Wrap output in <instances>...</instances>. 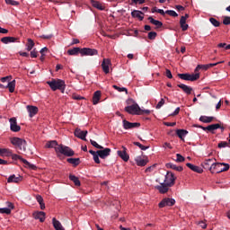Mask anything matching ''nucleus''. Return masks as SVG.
<instances>
[{
  "label": "nucleus",
  "instance_id": "nucleus-41",
  "mask_svg": "<svg viewBox=\"0 0 230 230\" xmlns=\"http://www.w3.org/2000/svg\"><path fill=\"white\" fill-rule=\"evenodd\" d=\"M23 164H25V167H28L29 170H37V165L31 164L30 162H28V160H23Z\"/></svg>",
  "mask_w": 230,
  "mask_h": 230
},
{
  "label": "nucleus",
  "instance_id": "nucleus-47",
  "mask_svg": "<svg viewBox=\"0 0 230 230\" xmlns=\"http://www.w3.org/2000/svg\"><path fill=\"white\" fill-rule=\"evenodd\" d=\"M0 213L10 215L12 213V209L9 208H0Z\"/></svg>",
  "mask_w": 230,
  "mask_h": 230
},
{
  "label": "nucleus",
  "instance_id": "nucleus-29",
  "mask_svg": "<svg viewBox=\"0 0 230 230\" xmlns=\"http://www.w3.org/2000/svg\"><path fill=\"white\" fill-rule=\"evenodd\" d=\"M17 40H19V38L10 36L1 39V42H3V44H9V42H17Z\"/></svg>",
  "mask_w": 230,
  "mask_h": 230
},
{
  "label": "nucleus",
  "instance_id": "nucleus-30",
  "mask_svg": "<svg viewBox=\"0 0 230 230\" xmlns=\"http://www.w3.org/2000/svg\"><path fill=\"white\" fill-rule=\"evenodd\" d=\"M52 224L54 229L56 230H66L64 229V226H62V224H60V221H58L56 217L52 218Z\"/></svg>",
  "mask_w": 230,
  "mask_h": 230
},
{
  "label": "nucleus",
  "instance_id": "nucleus-58",
  "mask_svg": "<svg viewBox=\"0 0 230 230\" xmlns=\"http://www.w3.org/2000/svg\"><path fill=\"white\" fill-rule=\"evenodd\" d=\"M72 98H73V100H78V101H80V100H85V97L81 96V95H78V94H73V95H72Z\"/></svg>",
  "mask_w": 230,
  "mask_h": 230
},
{
  "label": "nucleus",
  "instance_id": "nucleus-62",
  "mask_svg": "<svg viewBox=\"0 0 230 230\" xmlns=\"http://www.w3.org/2000/svg\"><path fill=\"white\" fill-rule=\"evenodd\" d=\"M172 170H175L176 172H182L184 168L182 166H177L176 164H174Z\"/></svg>",
  "mask_w": 230,
  "mask_h": 230
},
{
  "label": "nucleus",
  "instance_id": "nucleus-23",
  "mask_svg": "<svg viewBox=\"0 0 230 230\" xmlns=\"http://www.w3.org/2000/svg\"><path fill=\"white\" fill-rule=\"evenodd\" d=\"M177 87L181 89L183 91V93H185V94H188V95L191 94V93L193 91V88H191L190 86H188L184 84H177Z\"/></svg>",
  "mask_w": 230,
  "mask_h": 230
},
{
  "label": "nucleus",
  "instance_id": "nucleus-35",
  "mask_svg": "<svg viewBox=\"0 0 230 230\" xmlns=\"http://www.w3.org/2000/svg\"><path fill=\"white\" fill-rule=\"evenodd\" d=\"M188 134V130L186 129H177L176 135L181 141H184V137Z\"/></svg>",
  "mask_w": 230,
  "mask_h": 230
},
{
  "label": "nucleus",
  "instance_id": "nucleus-17",
  "mask_svg": "<svg viewBox=\"0 0 230 230\" xmlns=\"http://www.w3.org/2000/svg\"><path fill=\"white\" fill-rule=\"evenodd\" d=\"M147 21H149V22L151 24H154V26H156L155 27V30H159V28H163V22L159 21V20H155L154 19V17L152 16H149L147 18Z\"/></svg>",
  "mask_w": 230,
  "mask_h": 230
},
{
  "label": "nucleus",
  "instance_id": "nucleus-43",
  "mask_svg": "<svg viewBox=\"0 0 230 230\" xmlns=\"http://www.w3.org/2000/svg\"><path fill=\"white\" fill-rule=\"evenodd\" d=\"M209 22H211V24H213V26H215V28H218V26H220V22H218V20L214 17L209 18Z\"/></svg>",
  "mask_w": 230,
  "mask_h": 230
},
{
  "label": "nucleus",
  "instance_id": "nucleus-16",
  "mask_svg": "<svg viewBox=\"0 0 230 230\" xmlns=\"http://www.w3.org/2000/svg\"><path fill=\"white\" fill-rule=\"evenodd\" d=\"M186 167L190 168V170H191L192 172H195L196 173H204V169L193 164L187 163Z\"/></svg>",
  "mask_w": 230,
  "mask_h": 230
},
{
  "label": "nucleus",
  "instance_id": "nucleus-6",
  "mask_svg": "<svg viewBox=\"0 0 230 230\" xmlns=\"http://www.w3.org/2000/svg\"><path fill=\"white\" fill-rule=\"evenodd\" d=\"M124 111L125 112H128V114H131V116H141V108L137 103L126 106Z\"/></svg>",
  "mask_w": 230,
  "mask_h": 230
},
{
  "label": "nucleus",
  "instance_id": "nucleus-34",
  "mask_svg": "<svg viewBox=\"0 0 230 230\" xmlns=\"http://www.w3.org/2000/svg\"><path fill=\"white\" fill-rule=\"evenodd\" d=\"M60 145H58V142L57 140H50L48 141L45 145V148H58Z\"/></svg>",
  "mask_w": 230,
  "mask_h": 230
},
{
  "label": "nucleus",
  "instance_id": "nucleus-2",
  "mask_svg": "<svg viewBox=\"0 0 230 230\" xmlns=\"http://www.w3.org/2000/svg\"><path fill=\"white\" fill-rule=\"evenodd\" d=\"M52 91H61L64 93L66 91V81L62 79H52L47 82Z\"/></svg>",
  "mask_w": 230,
  "mask_h": 230
},
{
  "label": "nucleus",
  "instance_id": "nucleus-51",
  "mask_svg": "<svg viewBox=\"0 0 230 230\" xmlns=\"http://www.w3.org/2000/svg\"><path fill=\"white\" fill-rule=\"evenodd\" d=\"M1 150H5L1 152V155H3V154H5L6 157H10V155H12V150L6 148H1Z\"/></svg>",
  "mask_w": 230,
  "mask_h": 230
},
{
  "label": "nucleus",
  "instance_id": "nucleus-15",
  "mask_svg": "<svg viewBox=\"0 0 230 230\" xmlns=\"http://www.w3.org/2000/svg\"><path fill=\"white\" fill-rule=\"evenodd\" d=\"M111 150L109 147L97 150V154H99V157L101 159H106V157H109V155H111Z\"/></svg>",
  "mask_w": 230,
  "mask_h": 230
},
{
  "label": "nucleus",
  "instance_id": "nucleus-32",
  "mask_svg": "<svg viewBox=\"0 0 230 230\" xmlns=\"http://www.w3.org/2000/svg\"><path fill=\"white\" fill-rule=\"evenodd\" d=\"M69 180L74 182L75 186L80 187L82 186V182L80 181V179L75 176V174H69Z\"/></svg>",
  "mask_w": 230,
  "mask_h": 230
},
{
  "label": "nucleus",
  "instance_id": "nucleus-9",
  "mask_svg": "<svg viewBox=\"0 0 230 230\" xmlns=\"http://www.w3.org/2000/svg\"><path fill=\"white\" fill-rule=\"evenodd\" d=\"M87 130H82L79 128H76L74 131L75 137L82 139L83 141H87V139L85 138L87 137Z\"/></svg>",
  "mask_w": 230,
  "mask_h": 230
},
{
  "label": "nucleus",
  "instance_id": "nucleus-4",
  "mask_svg": "<svg viewBox=\"0 0 230 230\" xmlns=\"http://www.w3.org/2000/svg\"><path fill=\"white\" fill-rule=\"evenodd\" d=\"M11 143L15 146V148H18V150H23V152H26V139L13 137L10 138Z\"/></svg>",
  "mask_w": 230,
  "mask_h": 230
},
{
  "label": "nucleus",
  "instance_id": "nucleus-46",
  "mask_svg": "<svg viewBox=\"0 0 230 230\" xmlns=\"http://www.w3.org/2000/svg\"><path fill=\"white\" fill-rule=\"evenodd\" d=\"M165 13L171 17H179V14L173 10H167L165 11Z\"/></svg>",
  "mask_w": 230,
  "mask_h": 230
},
{
  "label": "nucleus",
  "instance_id": "nucleus-21",
  "mask_svg": "<svg viewBox=\"0 0 230 230\" xmlns=\"http://www.w3.org/2000/svg\"><path fill=\"white\" fill-rule=\"evenodd\" d=\"M211 173H222V163H213Z\"/></svg>",
  "mask_w": 230,
  "mask_h": 230
},
{
  "label": "nucleus",
  "instance_id": "nucleus-18",
  "mask_svg": "<svg viewBox=\"0 0 230 230\" xmlns=\"http://www.w3.org/2000/svg\"><path fill=\"white\" fill-rule=\"evenodd\" d=\"M218 64H224V61H219L217 63H209L207 65H198V67H199V69H202L203 71H208L209 67H215V66H218Z\"/></svg>",
  "mask_w": 230,
  "mask_h": 230
},
{
  "label": "nucleus",
  "instance_id": "nucleus-53",
  "mask_svg": "<svg viewBox=\"0 0 230 230\" xmlns=\"http://www.w3.org/2000/svg\"><path fill=\"white\" fill-rule=\"evenodd\" d=\"M223 24H225V26H229V24H230V16H225L224 17Z\"/></svg>",
  "mask_w": 230,
  "mask_h": 230
},
{
  "label": "nucleus",
  "instance_id": "nucleus-22",
  "mask_svg": "<svg viewBox=\"0 0 230 230\" xmlns=\"http://www.w3.org/2000/svg\"><path fill=\"white\" fill-rule=\"evenodd\" d=\"M145 13L139 10H134L131 13V17H133L134 19H138L139 21H143V19H145Z\"/></svg>",
  "mask_w": 230,
  "mask_h": 230
},
{
  "label": "nucleus",
  "instance_id": "nucleus-27",
  "mask_svg": "<svg viewBox=\"0 0 230 230\" xmlns=\"http://www.w3.org/2000/svg\"><path fill=\"white\" fill-rule=\"evenodd\" d=\"M22 181V176L16 177L15 174L9 176L7 179V182L9 183H12V182L19 183Z\"/></svg>",
  "mask_w": 230,
  "mask_h": 230
},
{
  "label": "nucleus",
  "instance_id": "nucleus-63",
  "mask_svg": "<svg viewBox=\"0 0 230 230\" xmlns=\"http://www.w3.org/2000/svg\"><path fill=\"white\" fill-rule=\"evenodd\" d=\"M179 112H181V108H176L175 109V111L172 112V113H171L169 116H177V115H179Z\"/></svg>",
  "mask_w": 230,
  "mask_h": 230
},
{
  "label": "nucleus",
  "instance_id": "nucleus-24",
  "mask_svg": "<svg viewBox=\"0 0 230 230\" xmlns=\"http://www.w3.org/2000/svg\"><path fill=\"white\" fill-rule=\"evenodd\" d=\"M101 99H102V91L98 90L94 92L93 96V105H98Z\"/></svg>",
  "mask_w": 230,
  "mask_h": 230
},
{
  "label": "nucleus",
  "instance_id": "nucleus-5",
  "mask_svg": "<svg viewBox=\"0 0 230 230\" xmlns=\"http://www.w3.org/2000/svg\"><path fill=\"white\" fill-rule=\"evenodd\" d=\"M178 78H181V80H186L187 82H197L199 78H200V73L196 74H178Z\"/></svg>",
  "mask_w": 230,
  "mask_h": 230
},
{
  "label": "nucleus",
  "instance_id": "nucleus-60",
  "mask_svg": "<svg viewBox=\"0 0 230 230\" xmlns=\"http://www.w3.org/2000/svg\"><path fill=\"white\" fill-rule=\"evenodd\" d=\"M40 39H44L45 40H49L50 39H53V34L50 35H41L40 36Z\"/></svg>",
  "mask_w": 230,
  "mask_h": 230
},
{
  "label": "nucleus",
  "instance_id": "nucleus-11",
  "mask_svg": "<svg viewBox=\"0 0 230 230\" xmlns=\"http://www.w3.org/2000/svg\"><path fill=\"white\" fill-rule=\"evenodd\" d=\"M117 155H119V157H120V159H122V161H124V163H128L130 155L127 154V147L122 146V151L119 150L117 152Z\"/></svg>",
  "mask_w": 230,
  "mask_h": 230
},
{
  "label": "nucleus",
  "instance_id": "nucleus-20",
  "mask_svg": "<svg viewBox=\"0 0 230 230\" xmlns=\"http://www.w3.org/2000/svg\"><path fill=\"white\" fill-rule=\"evenodd\" d=\"M27 110H28L30 118H33V116H36V114H39V108L37 106L28 105Z\"/></svg>",
  "mask_w": 230,
  "mask_h": 230
},
{
  "label": "nucleus",
  "instance_id": "nucleus-10",
  "mask_svg": "<svg viewBox=\"0 0 230 230\" xmlns=\"http://www.w3.org/2000/svg\"><path fill=\"white\" fill-rule=\"evenodd\" d=\"M122 123H123V127H124L125 130H128L130 128H137L141 127V123H139V122H130L127 119H124L122 121Z\"/></svg>",
  "mask_w": 230,
  "mask_h": 230
},
{
  "label": "nucleus",
  "instance_id": "nucleus-61",
  "mask_svg": "<svg viewBox=\"0 0 230 230\" xmlns=\"http://www.w3.org/2000/svg\"><path fill=\"white\" fill-rule=\"evenodd\" d=\"M164 105V99H161L160 102L156 104L155 109H161Z\"/></svg>",
  "mask_w": 230,
  "mask_h": 230
},
{
  "label": "nucleus",
  "instance_id": "nucleus-54",
  "mask_svg": "<svg viewBox=\"0 0 230 230\" xmlns=\"http://www.w3.org/2000/svg\"><path fill=\"white\" fill-rule=\"evenodd\" d=\"M230 168L229 164L222 163V172H227Z\"/></svg>",
  "mask_w": 230,
  "mask_h": 230
},
{
  "label": "nucleus",
  "instance_id": "nucleus-39",
  "mask_svg": "<svg viewBox=\"0 0 230 230\" xmlns=\"http://www.w3.org/2000/svg\"><path fill=\"white\" fill-rule=\"evenodd\" d=\"M213 119H215V117L201 116L199 118V121H201L202 123H211Z\"/></svg>",
  "mask_w": 230,
  "mask_h": 230
},
{
  "label": "nucleus",
  "instance_id": "nucleus-42",
  "mask_svg": "<svg viewBox=\"0 0 230 230\" xmlns=\"http://www.w3.org/2000/svg\"><path fill=\"white\" fill-rule=\"evenodd\" d=\"M113 89H116V91H119V93H126V94H128V90H127V88L125 87H119L116 84L112 85Z\"/></svg>",
  "mask_w": 230,
  "mask_h": 230
},
{
  "label": "nucleus",
  "instance_id": "nucleus-3",
  "mask_svg": "<svg viewBox=\"0 0 230 230\" xmlns=\"http://www.w3.org/2000/svg\"><path fill=\"white\" fill-rule=\"evenodd\" d=\"M55 152L58 157H60V154L66 155V157H73L75 155V151L69 146L60 144L58 147H55Z\"/></svg>",
  "mask_w": 230,
  "mask_h": 230
},
{
  "label": "nucleus",
  "instance_id": "nucleus-25",
  "mask_svg": "<svg viewBox=\"0 0 230 230\" xmlns=\"http://www.w3.org/2000/svg\"><path fill=\"white\" fill-rule=\"evenodd\" d=\"M218 128H221V130H225L224 126H222L218 123L208 125V132H211V134H215L214 130H218Z\"/></svg>",
  "mask_w": 230,
  "mask_h": 230
},
{
  "label": "nucleus",
  "instance_id": "nucleus-33",
  "mask_svg": "<svg viewBox=\"0 0 230 230\" xmlns=\"http://www.w3.org/2000/svg\"><path fill=\"white\" fill-rule=\"evenodd\" d=\"M66 163H69V164H72L74 168H76L82 161H80V158H67Z\"/></svg>",
  "mask_w": 230,
  "mask_h": 230
},
{
  "label": "nucleus",
  "instance_id": "nucleus-59",
  "mask_svg": "<svg viewBox=\"0 0 230 230\" xmlns=\"http://www.w3.org/2000/svg\"><path fill=\"white\" fill-rule=\"evenodd\" d=\"M38 53H39V52H37V49H34L33 50L31 51V58H37Z\"/></svg>",
  "mask_w": 230,
  "mask_h": 230
},
{
  "label": "nucleus",
  "instance_id": "nucleus-36",
  "mask_svg": "<svg viewBox=\"0 0 230 230\" xmlns=\"http://www.w3.org/2000/svg\"><path fill=\"white\" fill-rule=\"evenodd\" d=\"M5 89H9V93H14L15 92V80H13L7 84L6 86H4Z\"/></svg>",
  "mask_w": 230,
  "mask_h": 230
},
{
  "label": "nucleus",
  "instance_id": "nucleus-37",
  "mask_svg": "<svg viewBox=\"0 0 230 230\" xmlns=\"http://www.w3.org/2000/svg\"><path fill=\"white\" fill-rule=\"evenodd\" d=\"M34 47H35V41H33V40L29 38L27 40V44H26L27 51H31V49H33Z\"/></svg>",
  "mask_w": 230,
  "mask_h": 230
},
{
  "label": "nucleus",
  "instance_id": "nucleus-28",
  "mask_svg": "<svg viewBox=\"0 0 230 230\" xmlns=\"http://www.w3.org/2000/svg\"><path fill=\"white\" fill-rule=\"evenodd\" d=\"M135 161L137 163V166H146V164H148L149 160H148V157L146 156L145 159H142L141 156H139Z\"/></svg>",
  "mask_w": 230,
  "mask_h": 230
},
{
  "label": "nucleus",
  "instance_id": "nucleus-45",
  "mask_svg": "<svg viewBox=\"0 0 230 230\" xmlns=\"http://www.w3.org/2000/svg\"><path fill=\"white\" fill-rule=\"evenodd\" d=\"M90 143L92 146H94V148H98L99 150H103V146H100L96 141L91 139Z\"/></svg>",
  "mask_w": 230,
  "mask_h": 230
},
{
  "label": "nucleus",
  "instance_id": "nucleus-14",
  "mask_svg": "<svg viewBox=\"0 0 230 230\" xmlns=\"http://www.w3.org/2000/svg\"><path fill=\"white\" fill-rule=\"evenodd\" d=\"M32 217L35 220H40L41 223L46 221V212L44 211H36L32 214Z\"/></svg>",
  "mask_w": 230,
  "mask_h": 230
},
{
  "label": "nucleus",
  "instance_id": "nucleus-38",
  "mask_svg": "<svg viewBox=\"0 0 230 230\" xmlns=\"http://www.w3.org/2000/svg\"><path fill=\"white\" fill-rule=\"evenodd\" d=\"M10 157H12L13 161H21L22 163H24V161L26 159L22 158V156L17 155V154H13L12 151H11V155H10Z\"/></svg>",
  "mask_w": 230,
  "mask_h": 230
},
{
  "label": "nucleus",
  "instance_id": "nucleus-40",
  "mask_svg": "<svg viewBox=\"0 0 230 230\" xmlns=\"http://www.w3.org/2000/svg\"><path fill=\"white\" fill-rule=\"evenodd\" d=\"M180 26L183 31H186L188 30V28H190V25H188V23H186V20H184V18L180 19Z\"/></svg>",
  "mask_w": 230,
  "mask_h": 230
},
{
  "label": "nucleus",
  "instance_id": "nucleus-64",
  "mask_svg": "<svg viewBox=\"0 0 230 230\" xmlns=\"http://www.w3.org/2000/svg\"><path fill=\"white\" fill-rule=\"evenodd\" d=\"M176 10H178L179 12H184V10H186V7L182 6V5H175Z\"/></svg>",
  "mask_w": 230,
  "mask_h": 230
},
{
  "label": "nucleus",
  "instance_id": "nucleus-7",
  "mask_svg": "<svg viewBox=\"0 0 230 230\" xmlns=\"http://www.w3.org/2000/svg\"><path fill=\"white\" fill-rule=\"evenodd\" d=\"M172 206H175V199L172 198H164L158 204V208L162 209V208H172Z\"/></svg>",
  "mask_w": 230,
  "mask_h": 230
},
{
  "label": "nucleus",
  "instance_id": "nucleus-50",
  "mask_svg": "<svg viewBox=\"0 0 230 230\" xmlns=\"http://www.w3.org/2000/svg\"><path fill=\"white\" fill-rule=\"evenodd\" d=\"M217 48L219 49L223 48V49H226V50L230 49V47L229 45H227V43H218Z\"/></svg>",
  "mask_w": 230,
  "mask_h": 230
},
{
  "label": "nucleus",
  "instance_id": "nucleus-31",
  "mask_svg": "<svg viewBox=\"0 0 230 230\" xmlns=\"http://www.w3.org/2000/svg\"><path fill=\"white\" fill-rule=\"evenodd\" d=\"M78 53L82 55V49H80V47H75L67 50V55H70V56L78 55Z\"/></svg>",
  "mask_w": 230,
  "mask_h": 230
},
{
  "label": "nucleus",
  "instance_id": "nucleus-48",
  "mask_svg": "<svg viewBox=\"0 0 230 230\" xmlns=\"http://www.w3.org/2000/svg\"><path fill=\"white\" fill-rule=\"evenodd\" d=\"M6 4H11V6H19V2L14 0H5Z\"/></svg>",
  "mask_w": 230,
  "mask_h": 230
},
{
  "label": "nucleus",
  "instance_id": "nucleus-13",
  "mask_svg": "<svg viewBox=\"0 0 230 230\" xmlns=\"http://www.w3.org/2000/svg\"><path fill=\"white\" fill-rule=\"evenodd\" d=\"M110 66H112L111 58H103L102 63V68L105 75H109V73H111V69L109 68Z\"/></svg>",
  "mask_w": 230,
  "mask_h": 230
},
{
  "label": "nucleus",
  "instance_id": "nucleus-57",
  "mask_svg": "<svg viewBox=\"0 0 230 230\" xmlns=\"http://www.w3.org/2000/svg\"><path fill=\"white\" fill-rule=\"evenodd\" d=\"M165 76H167V78L169 79L173 78V75H172V71L168 68L165 69Z\"/></svg>",
  "mask_w": 230,
  "mask_h": 230
},
{
  "label": "nucleus",
  "instance_id": "nucleus-26",
  "mask_svg": "<svg viewBox=\"0 0 230 230\" xmlns=\"http://www.w3.org/2000/svg\"><path fill=\"white\" fill-rule=\"evenodd\" d=\"M91 4L93 8H96L97 10H101V11L105 10V5L100 3V1L91 0Z\"/></svg>",
  "mask_w": 230,
  "mask_h": 230
},
{
  "label": "nucleus",
  "instance_id": "nucleus-8",
  "mask_svg": "<svg viewBox=\"0 0 230 230\" xmlns=\"http://www.w3.org/2000/svg\"><path fill=\"white\" fill-rule=\"evenodd\" d=\"M94 55H98V49L91 48L81 49V57H94Z\"/></svg>",
  "mask_w": 230,
  "mask_h": 230
},
{
  "label": "nucleus",
  "instance_id": "nucleus-1",
  "mask_svg": "<svg viewBox=\"0 0 230 230\" xmlns=\"http://www.w3.org/2000/svg\"><path fill=\"white\" fill-rule=\"evenodd\" d=\"M175 181H177L175 174L170 171H167L164 182L160 183V185H157L155 188L159 191V193L164 195V193H168L170 188L175 186Z\"/></svg>",
  "mask_w": 230,
  "mask_h": 230
},
{
  "label": "nucleus",
  "instance_id": "nucleus-44",
  "mask_svg": "<svg viewBox=\"0 0 230 230\" xmlns=\"http://www.w3.org/2000/svg\"><path fill=\"white\" fill-rule=\"evenodd\" d=\"M155 37H157V32L155 31L148 32L147 39H149V40H155Z\"/></svg>",
  "mask_w": 230,
  "mask_h": 230
},
{
  "label": "nucleus",
  "instance_id": "nucleus-55",
  "mask_svg": "<svg viewBox=\"0 0 230 230\" xmlns=\"http://www.w3.org/2000/svg\"><path fill=\"white\" fill-rule=\"evenodd\" d=\"M93 161L96 164H100L102 162L100 161V155L97 153L96 155H93Z\"/></svg>",
  "mask_w": 230,
  "mask_h": 230
},
{
  "label": "nucleus",
  "instance_id": "nucleus-52",
  "mask_svg": "<svg viewBox=\"0 0 230 230\" xmlns=\"http://www.w3.org/2000/svg\"><path fill=\"white\" fill-rule=\"evenodd\" d=\"M146 0H131L130 4H145Z\"/></svg>",
  "mask_w": 230,
  "mask_h": 230
},
{
  "label": "nucleus",
  "instance_id": "nucleus-19",
  "mask_svg": "<svg viewBox=\"0 0 230 230\" xmlns=\"http://www.w3.org/2000/svg\"><path fill=\"white\" fill-rule=\"evenodd\" d=\"M201 166L204 168V170H208L211 172L213 168V159L205 160L204 163L201 164Z\"/></svg>",
  "mask_w": 230,
  "mask_h": 230
},
{
  "label": "nucleus",
  "instance_id": "nucleus-49",
  "mask_svg": "<svg viewBox=\"0 0 230 230\" xmlns=\"http://www.w3.org/2000/svg\"><path fill=\"white\" fill-rule=\"evenodd\" d=\"M176 157V163H184V161H186V158H184L181 154H177Z\"/></svg>",
  "mask_w": 230,
  "mask_h": 230
},
{
  "label": "nucleus",
  "instance_id": "nucleus-56",
  "mask_svg": "<svg viewBox=\"0 0 230 230\" xmlns=\"http://www.w3.org/2000/svg\"><path fill=\"white\" fill-rule=\"evenodd\" d=\"M217 146L218 148H226V146H229V143L222 141L217 145Z\"/></svg>",
  "mask_w": 230,
  "mask_h": 230
},
{
  "label": "nucleus",
  "instance_id": "nucleus-12",
  "mask_svg": "<svg viewBox=\"0 0 230 230\" xmlns=\"http://www.w3.org/2000/svg\"><path fill=\"white\" fill-rule=\"evenodd\" d=\"M12 132H21V126L17 125V119L13 117L9 119Z\"/></svg>",
  "mask_w": 230,
  "mask_h": 230
}]
</instances>
